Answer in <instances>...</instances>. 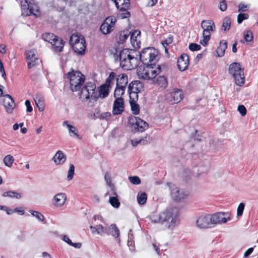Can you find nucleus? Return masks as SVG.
Listing matches in <instances>:
<instances>
[{
    "label": "nucleus",
    "instance_id": "6e6552de",
    "mask_svg": "<svg viewBox=\"0 0 258 258\" xmlns=\"http://www.w3.org/2000/svg\"><path fill=\"white\" fill-rule=\"evenodd\" d=\"M167 184L170 188L171 195L174 201L177 202H179L187 196V195L185 191L179 189L176 185L172 184L171 182H168Z\"/></svg>",
    "mask_w": 258,
    "mask_h": 258
},
{
    "label": "nucleus",
    "instance_id": "c03bdc74",
    "mask_svg": "<svg viewBox=\"0 0 258 258\" xmlns=\"http://www.w3.org/2000/svg\"><path fill=\"white\" fill-rule=\"evenodd\" d=\"M116 76V74L114 72H111L109 73L108 78L106 79L105 85L109 86V87H111V85L113 83V80L115 79Z\"/></svg>",
    "mask_w": 258,
    "mask_h": 258
},
{
    "label": "nucleus",
    "instance_id": "72a5a7b5",
    "mask_svg": "<svg viewBox=\"0 0 258 258\" xmlns=\"http://www.w3.org/2000/svg\"><path fill=\"white\" fill-rule=\"evenodd\" d=\"M79 95V98L83 101H87L90 97H91V94L89 93L86 88L84 86L82 88Z\"/></svg>",
    "mask_w": 258,
    "mask_h": 258
},
{
    "label": "nucleus",
    "instance_id": "f03ea898",
    "mask_svg": "<svg viewBox=\"0 0 258 258\" xmlns=\"http://www.w3.org/2000/svg\"><path fill=\"white\" fill-rule=\"evenodd\" d=\"M66 75L70 80V88L73 92L79 91L84 82L85 76L79 71L73 70Z\"/></svg>",
    "mask_w": 258,
    "mask_h": 258
},
{
    "label": "nucleus",
    "instance_id": "338daca9",
    "mask_svg": "<svg viewBox=\"0 0 258 258\" xmlns=\"http://www.w3.org/2000/svg\"><path fill=\"white\" fill-rule=\"evenodd\" d=\"M220 9L222 12L225 11L227 9V5L225 1H222L220 3Z\"/></svg>",
    "mask_w": 258,
    "mask_h": 258
},
{
    "label": "nucleus",
    "instance_id": "e433bc0d",
    "mask_svg": "<svg viewBox=\"0 0 258 258\" xmlns=\"http://www.w3.org/2000/svg\"><path fill=\"white\" fill-rule=\"evenodd\" d=\"M138 202L140 205H144L147 202V195L145 192H139L137 195Z\"/></svg>",
    "mask_w": 258,
    "mask_h": 258
},
{
    "label": "nucleus",
    "instance_id": "1a4fd4ad",
    "mask_svg": "<svg viewBox=\"0 0 258 258\" xmlns=\"http://www.w3.org/2000/svg\"><path fill=\"white\" fill-rule=\"evenodd\" d=\"M228 215V213L225 212H217L210 215L212 225L226 223L227 220L230 219Z\"/></svg>",
    "mask_w": 258,
    "mask_h": 258
},
{
    "label": "nucleus",
    "instance_id": "a878e982",
    "mask_svg": "<svg viewBox=\"0 0 258 258\" xmlns=\"http://www.w3.org/2000/svg\"><path fill=\"white\" fill-rule=\"evenodd\" d=\"M133 51H134V50L132 49H123L120 51L119 55L117 56V58L115 59V60H117L118 58L119 61L122 62V60H124V59L130 58V57H131V56H132L131 54V53Z\"/></svg>",
    "mask_w": 258,
    "mask_h": 258
},
{
    "label": "nucleus",
    "instance_id": "9b49d317",
    "mask_svg": "<svg viewBox=\"0 0 258 258\" xmlns=\"http://www.w3.org/2000/svg\"><path fill=\"white\" fill-rule=\"evenodd\" d=\"M197 226L201 229L209 228L212 227L210 214L202 215L196 221Z\"/></svg>",
    "mask_w": 258,
    "mask_h": 258
},
{
    "label": "nucleus",
    "instance_id": "37998d69",
    "mask_svg": "<svg viewBox=\"0 0 258 258\" xmlns=\"http://www.w3.org/2000/svg\"><path fill=\"white\" fill-rule=\"evenodd\" d=\"M127 92L129 94V102L131 103L132 102H137L139 98L138 93H140V92L134 91H130Z\"/></svg>",
    "mask_w": 258,
    "mask_h": 258
},
{
    "label": "nucleus",
    "instance_id": "4d7b16f0",
    "mask_svg": "<svg viewBox=\"0 0 258 258\" xmlns=\"http://www.w3.org/2000/svg\"><path fill=\"white\" fill-rule=\"evenodd\" d=\"M173 40V36L169 35L168 38L162 41L161 42L163 46H168L170 44L172 43Z\"/></svg>",
    "mask_w": 258,
    "mask_h": 258
},
{
    "label": "nucleus",
    "instance_id": "49530a36",
    "mask_svg": "<svg viewBox=\"0 0 258 258\" xmlns=\"http://www.w3.org/2000/svg\"><path fill=\"white\" fill-rule=\"evenodd\" d=\"M14 161V157L11 155L6 156L4 159L5 165L9 167H11L12 166Z\"/></svg>",
    "mask_w": 258,
    "mask_h": 258
},
{
    "label": "nucleus",
    "instance_id": "4468645a",
    "mask_svg": "<svg viewBox=\"0 0 258 258\" xmlns=\"http://www.w3.org/2000/svg\"><path fill=\"white\" fill-rule=\"evenodd\" d=\"M124 101L122 98H115L113 105V114L118 115L122 113L124 110Z\"/></svg>",
    "mask_w": 258,
    "mask_h": 258
},
{
    "label": "nucleus",
    "instance_id": "69168bd1",
    "mask_svg": "<svg viewBox=\"0 0 258 258\" xmlns=\"http://www.w3.org/2000/svg\"><path fill=\"white\" fill-rule=\"evenodd\" d=\"M0 72L2 73V77L5 79L6 78V74L5 71L4 69L3 63L1 59H0Z\"/></svg>",
    "mask_w": 258,
    "mask_h": 258
},
{
    "label": "nucleus",
    "instance_id": "603ef678",
    "mask_svg": "<svg viewBox=\"0 0 258 258\" xmlns=\"http://www.w3.org/2000/svg\"><path fill=\"white\" fill-rule=\"evenodd\" d=\"M28 9L29 10L30 14L35 15V12H39L38 7L36 5H32L31 4H28Z\"/></svg>",
    "mask_w": 258,
    "mask_h": 258
},
{
    "label": "nucleus",
    "instance_id": "c9c22d12",
    "mask_svg": "<svg viewBox=\"0 0 258 258\" xmlns=\"http://www.w3.org/2000/svg\"><path fill=\"white\" fill-rule=\"evenodd\" d=\"M67 127L69 129V134L71 137L77 138L79 139H81L78 134V130L75 126L71 124H67Z\"/></svg>",
    "mask_w": 258,
    "mask_h": 258
},
{
    "label": "nucleus",
    "instance_id": "c756f323",
    "mask_svg": "<svg viewBox=\"0 0 258 258\" xmlns=\"http://www.w3.org/2000/svg\"><path fill=\"white\" fill-rule=\"evenodd\" d=\"M154 66H146L147 69L150 70V80L155 79V77L161 72V67L160 65H158V67L155 70H153Z\"/></svg>",
    "mask_w": 258,
    "mask_h": 258
},
{
    "label": "nucleus",
    "instance_id": "412c9836",
    "mask_svg": "<svg viewBox=\"0 0 258 258\" xmlns=\"http://www.w3.org/2000/svg\"><path fill=\"white\" fill-rule=\"evenodd\" d=\"M144 89L143 84L140 81H133L128 86L127 91H134L141 92Z\"/></svg>",
    "mask_w": 258,
    "mask_h": 258
},
{
    "label": "nucleus",
    "instance_id": "a19ab883",
    "mask_svg": "<svg viewBox=\"0 0 258 258\" xmlns=\"http://www.w3.org/2000/svg\"><path fill=\"white\" fill-rule=\"evenodd\" d=\"M82 37H83L81 35L79 36L78 34L72 35L70 38V44L72 45V46H73V45H75V44H77L81 41Z\"/></svg>",
    "mask_w": 258,
    "mask_h": 258
},
{
    "label": "nucleus",
    "instance_id": "473e14b6",
    "mask_svg": "<svg viewBox=\"0 0 258 258\" xmlns=\"http://www.w3.org/2000/svg\"><path fill=\"white\" fill-rule=\"evenodd\" d=\"M125 87H120L118 84H116V87L114 92V97L115 98H122V95L124 93Z\"/></svg>",
    "mask_w": 258,
    "mask_h": 258
},
{
    "label": "nucleus",
    "instance_id": "2f4dec72",
    "mask_svg": "<svg viewBox=\"0 0 258 258\" xmlns=\"http://www.w3.org/2000/svg\"><path fill=\"white\" fill-rule=\"evenodd\" d=\"M138 74L141 78L145 80H150V70L147 68H144L142 70L141 68L138 69Z\"/></svg>",
    "mask_w": 258,
    "mask_h": 258
},
{
    "label": "nucleus",
    "instance_id": "0eeeda50",
    "mask_svg": "<svg viewBox=\"0 0 258 258\" xmlns=\"http://www.w3.org/2000/svg\"><path fill=\"white\" fill-rule=\"evenodd\" d=\"M182 95L181 89H173L166 95L165 100L170 104H177L182 100Z\"/></svg>",
    "mask_w": 258,
    "mask_h": 258
},
{
    "label": "nucleus",
    "instance_id": "cd10ccee",
    "mask_svg": "<svg viewBox=\"0 0 258 258\" xmlns=\"http://www.w3.org/2000/svg\"><path fill=\"white\" fill-rule=\"evenodd\" d=\"M150 136L146 135L145 137L139 139H134L131 141L132 145L133 147H136L138 144L146 145L150 142Z\"/></svg>",
    "mask_w": 258,
    "mask_h": 258
},
{
    "label": "nucleus",
    "instance_id": "e2e57ef3",
    "mask_svg": "<svg viewBox=\"0 0 258 258\" xmlns=\"http://www.w3.org/2000/svg\"><path fill=\"white\" fill-rule=\"evenodd\" d=\"M25 105L26 106V111L28 112H31L33 110L32 106L31 105V102L29 100H26L25 101Z\"/></svg>",
    "mask_w": 258,
    "mask_h": 258
},
{
    "label": "nucleus",
    "instance_id": "09e8293b",
    "mask_svg": "<svg viewBox=\"0 0 258 258\" xmlns=\"http://www.w3.org/2000/svg\"><path fill=\"white\" fill-rule=\"evenodd\" d=\"M253 38V34L251 31L248 30L244 32V38L246 42L252 41Z\"/></svg>",
    "mask_w": 258,
    "mask_h": 258
},
{
    "label": "nucleus",
    "instance_id": "8fccbe9b",
    "mask_svg": "<svg viewBox=\"0 0 258 258\" xmlns=\"http://www.w3.org/2000/svg\"><path fill=\"white\" fill-rule=\"evenodd\" d=\"M75 173V167L73 164H70V168L68 172L67 179L71 180L73 179Z\"/></svg>",
    "mask_w": 258,
    "mask_h": 258
},
{
    "label": "nucleus",
    "instance_id": "58836bf2",
    "mask_svg": "<svg viewBox=\"0 0 258 258\" xmlns=\"http://www.w3.org/2000/svg\"><path fill=\"white\" fill-rule=\"evenodd\" d=\"M52 33H46L42 34V38L44 41L48 42L51 44V43L55 42L54 39L56 37Z\"/></svg>",
    "mask_w": 258,
    "mask_h": 258
},
{
    "label": "nucleus",
    "instance_id": "dca6fc26",
    "mask_svg": "<svg viewBox=\"0 0 258 258\" xmlns=\"http://www.w3.org/2000/svg\"><path fill=\"white\" fill-rule=\"evenodd\" d=\"M131 42L135 49L140 48L141 42L138 40V37H141V31L139 30H135L133 32H130Z\"/></svg>",
    "mask_w": 258,
    "mask_h": 258
},
{
    "label": "nucleus",
    "instance_id": "0e129e2a",
    "mask_svg": "<svg viewBox=\"0 0 258 258\" xmlns=\"http://www.w3.org/2000/svg\"><path fill=\"white\" fill-rule=\"evenodd\" d=\"M97 227H98V231H97V233L99 234L102 235L104 234L105 231H106V227H104L101 224L97 225Z\"/></svg>",
    "mask_w": 258,
    "mask_h": 258
},
{
    "label": "nucleus",
    "instance_id": "9d476101",
    "mask_svg": "<svg viewBox=\"0 0 258 258\" xmlns=\"http://www.w3.org/2000/svg\"><path fill=\"white\" fill-rule=\"evenodd\" d=\"M26 59L28 61V68L31 69L36 67L40 64L41 60L36 56L35 52L33 50H27L26 51Z\"/></svg>",
    "mask_w": 258,
    "mask_h": 258
},
{
    "label": "nucleus",
    "instance_id": "b1692460",
    "mask_svg": "<svg viewBox=\"0 0 258 258\" xmlns=\"http://www.w3.org/2000/svg\"><path fill=\"white\" fill-rule=\"evenodd\" d=\"M153 82L159 87L163 89H165L168 86L167 79L164 76H159L156 79L153 80Z\"/></svg>",
    "mask_w": 258,
    "mask_h": 258
},
{
    "label": "nucleus",
    "instance_id": "052dcab7",
    "mask_svg": "<svg viewBox=\"0 0 258 258\" xmlns=\"http://www.w3.org/2000/svg\"><path fill=\"white\" fill-rule=\"evenodd\" d=\"M237 110L243 116L246 114V109L243 105H239L238 106Z\"/></svg>",
    "mask_w": 258,
    "mask_h": 258
},
{
    "label": "nucleus",
    "instance_id": "f8f14e48",
    "mask_svg": "<svg viewBox=\"0 0 258 258\" xmlns=\"http://www.w3.org/2000/svg\"><path fill=\"white\" fill-rule=\"evenodd\" d=\"M203 29V35H210L211 32L216 31V26L213 21L211 20H205L202 21L201 24Z\"/></svg>",
    "mask_w": 258,
    "mask_h": 258
},
{
    "label": "nucleus",
    "instance_id": "7c9ffc66",
    "mask_svg": "<svg viewBox=\"0 0 258 258\" xmlns=\"http://www.w3.org/2000/svg\"><path fill=\"white\" fill-rule=\"evenodd\" d=\"M116 84L120 85V87L126 86L128 83V76L125 74H121L118 75V78H116Z\"/></svg>",
    "mask_w": 258,
    "mask_h": 258
},
{
    "label": "nucleus",
    "instance_id": "79ce46f5",
    "mask_svg": "<svg viewBox=\"0 0 258 258\" xmlns=\"http://www.w3.org/2000/svg\"><path fill=\"white\" fill-rule=\"evenodd\" d=\"M114 229V230H115L116 234L115 235H117V236H119L120 232L118 228L116 226V224H112L109 226L106 227V231H105L104 234H106L107 235H110L111 232V230Z\"/></svg>",
    "mask_w": 258,
    "mask_h": 258
},
{
    "label": "nucleus",
    "instance_id": "a211bd4d",
    "mask_svg": "<svg viewBox=\"0 0 258 258\" xmlns=\"http://www.w3.org/2000/svg\"><path fill=\"white\" fill-rule=\"evenodd\" d=\"M86 41L84 37H82L81 41L77 44H75L72 46L73 50L79 54L82 55L84 54L86 49Z\"/></svg>",
    "mask_w": 258,
    "mask_h": 258
},
{
    "label": "nucleus",
    "instance_id": "680f3d73",
    "mask_svg": "<svg viewBox=\"0 0 258 258\" xmlns=\"http://www.w3.org/2000/svg\"><path fill=\"white\" fill-rule=\"evenodd\" d=\"M248 10L247 5H245L243 3H240L238 5V12H246Z\"/></svg>",
    "mask_w": 258,
    "mask_h": 258
},
{
    "label": "nucleus",
    "instance_id": "20e7f679",
    "mask_svg": "<svg viewBox=\"0 0 258 258\" xmlns=\"http://www.w3.org/2000/svg\"><path fill=\"white\" fill-rule=\"evenodd\" d=\"M229 73L232 75L236 85L241 86L244 83L245 78L243 69L238 62H233L229 67Z\"/></svg>",
    "mask_w": 258,
    "mask_h": 258
},
{
    "label": "nucleus",
    "instance_id": "4be33fe9",
    "mask_svg": "<svg viewBox=\"0 0 258 258\" xmlns=\"http://www.w3.org/2000/svg\"><path fill=\"white\" fill-rule=\"evenodd\" d=\"M88 90L89 93L91 94V98H92L95 101H97L98 99V96H96L95 93L96 89V85L94 82H88L84 86Z\"/></svg>",
    "mask_w": 258,
    "mask_h": 258
},
{
    "label": "nucleus",
    "instance_id": "2eb2a0df",
    "mask_svg": "<svg viewBox=\"0 0 258 258\" xmlns=\"http://www.w3.org/2000/svg\"><path fill=\"white\" fill-rule=\"evenodd\" d=\"M3 96L5 98L3 101V104L6 111L8 113H11L15 105L14 100L12 97L9 94L4 95Z\"/></svg>",
    "mask_w": 258,
    "mask_h": 258
},
{
    "label": "nucleus",
    "instance_id": "393cba45",
    "mask_svg": "<svg viewBox=\"0 0 258 258\" xmlns=\"http://www.w3.org/2000/svg\"><path fill=\"white\" fill-rule=\"evenodd\" d=\"M227 42L225 40L220 41L219 46L216 49L217 56L221 57L224 56L225 50L227 48Z\"/></svg>",
    "mask_w": 258,
    "mask_h": 258
},
{
    "label": "nucleus",
    "instance_id": "ea45409f",
    "mask_svg": "<svg viewBox=\"0 0 258 258\" xmlns=\"http://www.w3.org/2000/svg\"><path fill=\"white\" fill-rule=\"evenodd\" d=\"M129 35L130 33H128L127 32H125L124 31H120L119 33L118 38H116L117 42L119 43H123L128 38Z\"/></svg>",
    "mask_w": 258,
    "mask_h": 258
},
{
    "label": "nucleus",
    "instance_id": "f257e3e1",
    "mask_svg": "<svg viewBox=\"0 0 258 258\" xmlns=\"http://www.w3.org/2000/svg\"><path fill=\"white\" fill-rule=\"evenodd\" d=\"M178 221V210L176 208H172L167 210L157 217H154L152 222L154 223L166 222L168 224V228L174 227Z\"/></svg>",
    "mask_w": 258,
    "mask_h": 258
},
{
    "label": "nucleus",
    "instance_id": "f3484780",
    "mask_svg": "<svg viewBox=\"0 0 258 258\" xmlns=\"http://www.w3.org/2000/svg\"><path fill=\"white\" fill-rule=\"evenodd\" d=\"M130 58L124 59V60L120 61V67L125 70H131L135 68L137 66L136 64L133 63V61H136L137 58H136L134 56H131Z\"/></svg>",
    "mask_w": 258,
    "mask_h": 258
},
{
    "label": "nucleus",
    "instance_id": "5fc2aeb1",
    "mask_svg": "<svg viewBox=\"0 0 258 258\" xmlns=\"http://www.w3.org/2000/svg\"><path fill=\"white\" fill-rule=\"evenodd\" d=\"M188 48L191 51H195L200 50L201 49V46L200 45L196 43H191L188 46Z\"/></svg>",
    "mask_w": 258,
    "mask_h": 258
},
{
    "label": "nucleus",
    "instance_id": "7ed1b4c3",
    "mask_svg": "<svg viewBox=\"0 0 258 258\" xmlns=\"http://www.w3.org/2000/svg\"><path fill=\"white\" fill-rule=\"evenodd\" d=\"M158 53L157 49L148 47L143 49L140 53V59L146 66H156L155 58Z\"/></svg>",
    "mask_w": 258,
    "mask_h": 258
},
{
    "label": "nucleus",
    "instance_id": "ddd939ff",
    "mask_svg": "<svg viewBox=\"0 0 258 258\" xmlns=\"http://www.w3.org/2000/svg\"><path fill=\"white\" fill-rule=\"evenodd\" d=\"M189 63L188 55L186 53L182 54L178 58L177 65L179 71L182 72L188 68Z\"/></svg>",
    "mask_w": 258,
    "mask_h": 258
},
{
    "label": "nucleus",
    "instance_id": "5701e85b",
    "mask_svg": "<svg viewBox=\"0 0 258 258\" xmlns=\"http://www.w3.org/2000/svg\"><path fill=\"white\" fill-rule=\"evenodd\" d=\"M111 194L114 196L110 197L109 202L113 207L118 208L120 204L117 198L118 196L113 186L111 188Z\"/></svg>",
    "mask_w": 258,
    "mask_h": 258
},
{
    "label": "nucleus",
    "instance_id": "3c124183",
    "mask_svg": "<svg viewBox=\"0 0 258 258\" xmlns=\"http://www.w3.org/2000/svg\"><path fill=\"white\" fill-rule=\"evenodd\" d=\"M249 18V15L245 13H239L237 16V23L241 24L244 20H247Z\"/></svg>",
    "mask_w": 258,
    "mask_h": 258
},
{
    "label": "nucleus",
    "instance_id": "6ab92c4d",
    "mask_svg": "<svg viewBox=\"0 0 258 258\" xmlns=\"http://www.w3.org/2000/svg\"><path fill=\"white\" fill-rule=\"evenodd\" d=\"M53 204L57 207L63 205L67 200V196L64 193H58L55 195L53 198Z\"/></svg>",
    "mask_w": 258,
    "mask_h": 258
},
{
    "label": "nucleus",
    "instance_id": "a18cd8bd",
    "mask_svg": "<svg viewBox=\"0 0 258 258\" xmlns=\"http://www.w3.org/2000/svg\"><path fill=\"white\" fill-rule=\"evenodd\" d=\"M130 104L131 105L132 113L134 115L139 114L140 112V106L137 102H132L131 103H130Z\"/></svg>",
    "mask_w": 258,
    "mask_h": 258
},
{
    "label": "nucleus",
    "instance_id": "13d9d810",
    "mask_svg": "<svg viewBox=\"0 0 258 258\" xmlns=\"http://www.w3.org/2000/svg\"><path fill=\"white\" fill-rule=\"evenodd\" d=\"M204 39L200 41V43L205 46L208 44V42L211 38V35H203Z\"/></svg>",
    "mask_w": 258,
    "mask_h": 258
},
{
    "label": "nucleus",
    "instance_id": "39448f33",
    "mask_svg": "<svg viewBox=\"0 0 258 258\" xmlns=\"http://www.w3.org/2000/svg\"><path fill=\"white\" fill-rule=\"evenodd\" d=\"M128 124L131 127L132 131L134 133L143 132L149 127L148 123L139 117H130Z\"/></svg>",
    "mask_w": 258,
    "mask_h": 258
},
{
    "label": "nucleus",
    "instance_id": "6e6d98bb",
    "mask_svg": "<svg viewBox=\"0 0 258 258\" xmlns=\"http://www.w3.org/2000/svg\"><path fill=\"white\" fill-rule=\"evenodd\" d=\"M245 205L243 203H241L239 204L238 206L237 209V217H240L242 216L244 209Z\"/></svg>",
    "mask_w": 258,
    "mask_h": 258
},
{
    "label": "nucleus",
    "instance_id": "bb28decb",
    "mask_svg": "<svg viewBox=\"0 0 258 258\" xmlns=\"http://www.w3.org/2000/svg\"><path fill=\"white\" fill-rule=\"evenodd\" d=\"M52 160L56 165L63 164L66 160V156L61 151L58 150L53 157Z\"/></svg>",
    "mask_w": 258,
    "mask_h": 258
},
{
    "label": "nucleus",
    "instance_id": "c85d7f7f",
    "mask_svg": "<svg viewBox=\"0 0 258 258\" xmlns=\"http://www.w3.org/2000/svg\"><path fill=\"white\" fill-rule=\"evenodd\" d=\"M110 87L109 86L104 84H102L99 87V95H97L96 96H98L99 97H100L101 98H104L106 97H107L109 95V89Z\"/></svg>",
    "mask_w": 258,
    "mask_h": 258
},
{
    "label": "nucleus",
    "instance_id": "4c0bfd02",
    "mask_svg": "<svg viewBox=\"0 0 258 258\" xmlns=\"http://www.w3.org/2000/svg\"><path fill=\"white\" fill-rule=\"evenodd\" d=\"M231 19L229 17H225L223 20L221 30L226 32L230 29L231 26Z\"/></svg>",
    "mask_w": 258,
    "mask_h": 258
},
{
    "label": "nucleus",
    "instance_id": "864d4df0",
    "mask_svg": "<svg viewBox=\"0 0 258 258\" xmlns=\"http://www.w3.org/2000/svg\"><path fill=\"white\" fill-rule=\"evenodd\" d=\"M128 179L132 184L135 185L139 184L141 182L140 178L137 176H130Z\"/></svg>",
    "mask_w": 258,
    "mask_h": 258
},
{
    "label": "nucleus",
    "instance_id": "aec40b11",
    "mask_svg": "<svg viewBox=\"0 0 258 258\" xmlns=\"http://www.w3.org/2000/svg\"><path fill=\"white\" fill-rule=\"evenodd\" d=\"M54 39L55 42L51 43L52 47L54 51L61 52L63 50L64 41L57 36L56 35Z\"/></svg>",
    "mask_w": 258,
    "mask_h": 258
},
{
    "label": "nucleus",
    "instance_id": "774afa93",
    "mask_svg": "<svg viewBox=\"0 0 258 258\" xmlns=\"http://www.w3.org/2000/svg\"><path fill=\"white\" fill-rule=\"evenodd\" d=\"M104 178H105V181H106L107 184L109 186H111V178H110V174L108 172H106L105 174Z\"/></svg>",
    "mask_w": 258,
    "mask_h": 258
},
{
    "label": "nucleus",
    "instance_id": "de8ad7c7",
    "mask_svg": "<svg viewBox=\"0 0 258 258\" xmlns=\"http://www.w3.org/2000/svg\"><path fill=\"white\" fill-rule=\"evenodd\" d=\"M30 213L34 217H35L39 221L43 222L44 220V217L42 214L38 211L30 210Z\"/></svg>",
    "mask_w": 258,
    "mask_h": 258
},
{
    "label": "nucleus",
    "instance_id": "bf43d9fd",
    "mask_svg": "<svg viewBox=\"0 0 258 258\" xmlns=\"http://www.w3.org/2000/svg\"><path fill=\"white\" fill-rule=\"evenodd\" d=\"M0 210L6 211L8 215H12L14 213L13 210L6 206H0Z\"/></svg>",
    "mask_w": 258,
    "mask_h": 258
},
{
    "label": "nucleus",
    "instance_id": "f704fd0d",
    "mask_svg": "<svg viewBox=\"0 0 258 258\" xmlns=\"http://www.w3.org/2000/svg\"><path fill=\"white\" fill-rule=\"evenodd\" d=\"M34 100L39 111L41 112L44 109V101L42 97L37 95L34 98Z\"/></svg>",
    "mask_w": 258,
    "mask_h": 258
},
{
    "label": "nucleus",
    "instance_id": "423d86ee",
    "mask_svg": "<svg viewBox=\"0 0 258 258\" xmlns=\"http://www.w3.org/2000/svg\"><path fill=\"white\" fill-rule=\"evenodd\" d=\"M116 19L114 17H107L100 26V31L104 35L110 33L114 29Z\"/></svg>",
    "mask_w": 258,
    "mask_h": 258
}]
</instances>
